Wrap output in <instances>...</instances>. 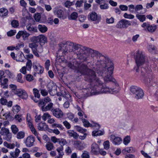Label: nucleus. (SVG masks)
I'll use <instances>...</instances> for the list:
<instances>
[{"mask_svg": "<svg viewBox=\"0 0 158 158\" xmlns=\"http://www.w3.org/2000/svg\"><path fill=\"white\" fill-rule=\"evenodd\" d=\"M68 66L77 72H80L82 74L85 75V80L90 83L89 88H87L86 89L88 90V94H90L91 95H92L103 93L115 94L118 93L119 91V87L118 84L116 83L115 80L112 78V75L113 73L110 75V79L108 81H105L104 79L105 76L107 77H109L110 75L107 70L104 72L106 73V74H104L103 76H99L103 77L105 81L113 82L116 87L115 88L109 89L107 87L102 85V82L97 77L95 72L94 70L88 68L86 65L83 64H79L74 60L72 63H68Z\"/></svg>", "mask_w": 158, "mask_h": 158, "instance_id": "obj_1", "label": "nucleus"}, {"mask_svg": "<svg viewBox=\"0 0 158 158\" xmlns=\"http://www.w3.org/2000/svg\"><path fill=\"white\" fill-rule=\"evenodd\" d=\"M81 48L83 50V52L81 54V58H79L81 59H83L85 61L87 60V58L83 56V55L85 53V51L89 53L91 55V57L94 59V57L95 56L98 59L97 61L99 63L97 64L98 65L99 64H102L103 63H105L106 65L104 67L101 68L99 69H96V71L97 74L98 76H103L104 74H106V73H104L106 70H107L108 72L109 73V75L108 77L105 76L104 79L105 81H108L111 78V74L113 73L114 70V64L111 60H110L109 58L102 55L99 52L96 50H94L90 48L84 47L81 45ZM81 56V55H80Z\"/></svg>", "mask_w": 158, "mask_h": 158, "instance_id": "obj_2", "label": "nucleus"}, {"mask_svg": "<svg viewBox=\"0 0 158 158\" xmlns=\"http://www.w3.org/2000/svg\"><path fill=\"white\" fill-rule=\"evenodd\" d=\"M81 45L78 44H75L73 42H67L64 44H61L60 49L57 52V56H63L68 53V52H73L77 55L78 58H81V53L83 50L81 48Z\"/></svg>", "mask_w": 158, "mask_h": 158, "instance_id": "obj_3", "label": "nucleus"}, {"mask_svg": "<svg viewBox=\"0 0 158 158\" xmlns=\"http://www.w3.org/2000/svg\"><path fill=\"white\" fill-rule=\"evenodd\" d=\"M30 40L31 42V44L34 43L38 44V43H39L41 46L43 45L47 42V38L43 34H40L37 36H33L30 38Z\"/></svg>", "mask_w": 158, "mask_h": 158, "instance_id": "obj_4", "label": "nucleus"}, {"mask_svg": "<svg viewBox=\"0 0 158 158\" xmlns=\"http://www.w3.org/2000/svg\"><path fill=\"white\" fill-rule=\"evenodd\" d=\"M135 59L137 67L142 66L145 62V56L141 51H139L137 52Z\"/></svg>", "mask_w": 158, "mask_h": 158, "instance_id": "obj_5", "label": "nucleus"}, {"mask_svg": "<svg viewBox=\"0 0 158 158\" xmlns=\"http://www.w3.org/2000/svg\"><path fill=\"white\" fill-rule=\"evenodd\" d=\"M131 25V22L130 21L123 19L118 22L116 27L118 28H126Z\"/></svg>", "mask_w": 158, "mask_h": 158, "instance_id": "obj_6", "label": "nucleus"}, {"mask_svg": "<svg viewBox=\"0 0 158 158\" xmlns=\"http://www.w3.org/2000/svg\"><path fill=\"white\" fill-rule=\"evenodd\" d=\"M48 90L50 94L54 96L57 93V86L52 83H49L47 85Z\"/></svg>", "mask_w": 158, "mask_h": 158, "instance_id": "obj_7", "label": "nucleus"}, {"mask_svg": "<svg viewBox=\"0 0 158 158\" xmlns=\"http://www.w3.org/2000/svg\"><path fill=\"white\" fill-rule=\"evenodd\" d=\"M35 141V138L32 135H30L24 139V143L27 147H31L33 146Z\"/></svg>", "mask_w": 158, "mask_h": 158, "instance_id": "obj_8", "label": "nucleus"}, {"mask_svg": "<svg viewBox=\"0 0 158 158\" xmlns=\"http://www.w3.org/2000/svg\"><path fill=\"white\" fill-rule=\"evenodd\" d=\"M27 124L32 132L35 135H37V132L32 123V119H31L29 114H27Z\"/></svg>", "mask_w": 158, "mask_h": 158, "instance_id": "obj_9", "label": "nucleus"}, {"mask_svg": "<svg viewBox=\"0 0 158 158\" xmlns=\"http://www.w3.org/2000/svg\"><path fill=\"white\" fill-rule=\"evenodd\" d=\"M33 68L34 71L38 74H42L44 71V67L40 65L37 61L33 63Z\"/></svg>", "mask_w": 158, "mask_h": 158, "instance_id": "obj_10", "label": "nucleus"}, {"mask_svg": "<svg viewBox=\"0 0 158 158\" xmlns=\"http://www.w3.org/2000/svg\"><path fill=\"white\" fill-rule=\"evenodd\" d=\"M51 112L54 116L58 118H62L64 115L62 111L58 108L52 109Z\"/></svg>", "mask_w": 158, "mask_h": 158, "instance_id": "obj_11", "label": "nucleus"}, {"mask_svg": "<svg viewBox=\"0 0 158 158\" xmlns=\"http://www.w3.org/2000/svg\"><path fill=\"white\" fill-rule=\"evenodd\" d=\"M88 18L89 20L96 21L97 23H98L101 20V17L98 16L96 13L94 12H93L89 13Z\"/></svg>", "mask_w": 158, "mask_h": 158, "instance_id": "obj_12", "label": "nucleus"}, {"mask_svg": "<svg viewBox=\"0 0 158 158\" xmlns=\"http://www.w3.org/2000/svg\"><path fill=\"white\" fill-rule=\"evenodd\" d=\"M100 148L98 145L95 143H93L91 146V153L95 155L99 154Z\"/></svg>", "mask_w": 158, "mask_h": 158, "instance_id": "obj_13", "label": "nucleus"}, {"mask_svg": "<svg viewBox=\"0 0 158 158\" xmlns=\"http://www.w3.org/2000/svg\"><path fill=\"white\" fill-rule=\"evenodd\" d=\"M81 120L83 123L84 126L85 127H94L97 126L98 127V129L100 127V125L94 122H92V123L90 124L88 121L84 118H83Z\"/></svg>", "mask_w": 158, "mask_h": 158, "instance_id": "obj_14", "label": "nucleus"}, {"mask_svg": "<svg viewBox=\"0 0 158 158\" xmlns=\"http://www.w3.org/2000/svg\"><path fill=\"white\" fill-rule=\"evenodd\" d=\"M16 94L23 99H26L28 97V95L25 90L23 89H19L16 90Z\"/></svg>", "mask_w": 158, "mask_h": 158, "instance_id": "obj_15", "label": "nucleus"}, {"mask_svg": "<svg viewBox=\"0 0 158 158\" xmlns=\"http://www.w3.org/2000/svg\"><path fill=\"white\" fill-rule=\"evenodd\" d=\"M110 139L113 144L115 145H119L122 142V139L120 137H116L114 135H111Z\"/></svg>", "mask_w": 158, "mask_h": 158, "instance_id": "obj_16", "label": "nucleus"}, {"mask_svg": "<svg viewBox=\"0 0 158 158\" xmlns=\"http://www.w3.org/2000/svg\"><path fill=\"white\" fill-rule=\"evenodd\" d=\"M38 46V44H36L34 43L32 44L29 43L28 45V47L31 48L33 54L36 56L39 57V55L38 53L37 49Z\"/></svg>", "mask_w": 158, "mask_h": 158, "instance_id": "obj_17", "label": "nucleus"}, {"mask_svg": "<svg viewBox=\"0 0 158 158\" xmlns=\"http://www.w3.org/2000/svg\"><path fill=\"white\" fill-rule=\"evenodd\" d=\"M74 145L76 148L80 150L84 149L85 146L84 142L79 140L75 141Z\"/></svg>", "mask_w": 158, "mask_h": 158, "instance_id": "obj_18", "label": "nucleus"}, {"mask_svg": "<svg viewBox=\"0 0 158 158\" xmlns=\"http://www.w3.org/2000/svg\"><path fill=\"white\" fill-rule=\"evenodd\" d=\"M39 106H41V109L43 111H46L49 110H51V111L52 109H54L53 107V104L52 102L47 103L46 105Z\"/></svg>", "mask_w": 158, "mask_h": 158, "instance_id": "obj_19", "label": "nucleus"}, {"mask_svg": "<svg viewBox=\"0 0 158 158\" xmlns=\"http://www.w3.org/2000/svg\"><path fill=\"white\" fill-rule=\"evenodd\" d=\"M51 99L48 97L44 98V99L41 100L39 102V106L46 105L47 103L51 102Z\"/></svg>", "mask_w": 158, "mask_h": 158, "instance_id": "obj_20", "label": "nucleus"}, {"mask_svg": "<svg viewBox=\"0 0 158 158\" xmlns=\"http://www.w3.org/2000/svg\"><path fill=\"white\" fill-rule=\"evenodd\" d=\"M94 127L95 128V129H96L97 130H95L93 131L92 132V135L94 136H100L104 134V131L99 130L100 129V127L98 129V127L97 126Z\"/></svg>", "mask_w": 158, "mask_h": 158, "instance_id": "obj_21", "label": "nucleus"}, {"mask_svg": "<svg viewBox=\"0 0 158 158\" xmlns=\"http://www.w3.org/2000/svg\"><path fill=\"white\" fill-rule=\"evenodd\" d=\"M130 90L131 93L133 95H135L137 92L140 93L141 92V88L139 87L135 86H132L130 88Z\"/></svg>", "mask_w": 158, "mask_h": 158, "instance_id": "obj_22", "label": "nucleus"}, {"mask_svg": "<svg viewBox=\"0 0 158 158\" xmlns=\"http://www.w3.org/2000/svg\"><path fill=\"white\" fill-rule=\"evenodd\" d=\"M64 150L63 146H60L56 149L58 156H56L55 158H62L64 153L63 152Z\"/></svg>", "mask_w": 158, "mask_h": 158, "instance_id": "obj_23", "label": "nucleus"}, {"mask_svg": "<svg viewBox=\"0 0 158 158\" xmlns=\"http://www.w3.org/2000/svg\"><path fill=\"white\" fill-rule=\"evenodd\" d=\"M66 132L69 136L73 137L75 139H77L79 136L78 134L73 130H68Z\"/></svg>", "mask_w": 158, "mask_h": 158, "instance_id": "obj_24", "label": "nucleus"}, {"mask_svg": "<svg viewBox=\"0 0 158 158\" xmlns=\"http://www.w3.org/2000/svg\"><path fill=\"white\" fill-rule=\"evenodd\" d=\"M37 28L39 31L42 33L46 32L48 30L47 27L43 24L38 25Z\"/></svg>", "mask_w": 158, "mask_h": 158, "instance_id": "obj_25", "label": "nucleus"}, {"mask_svg": "<svg viewBox=\"0 0 158 158\" xmlns=\"http://www.w3.org/2000/svg\"><path fill=\"white\" fill-rule=\"evenodd\" d=\"M53 13L55 15H57L59 18L63 17L64 15V12L61 9H59L57 8H55L53 11Z\"/></svg>", "mask_w": 158, "mask_h": 158, "instance_id": "obj_26", "label": "nucleus"}, {"mask_svg": "<svg viewBox=\"0 0 158 158\" xmlns=\"http://www.w3.org/2000/svg\"><path fill=\"white\" fill-rule=\"evenodd\" d=\"M38 128L40 130H46L48 129V126L44 123H40L38 124Z\"/></svg>", "mask_w": 158, "mask_h": 158, "instance_id": "obj_27", "label": "nucleus"}, {"mask_svg": "<svg viewBox=\"0 0 158 158\" xmlns=\"http://www.w3.org/2000/svg\"><path fill=\"white\" fill-rule=\"evenodd\" d=\"M27 29L30 32H37L38 31L37 27H33L31 24H29L26 26Z\"/></svg>", "mask_w": 158, "mask_h": 158, "instance_id": "obj_28", "label": "nucleus"}, {"mask_svg": "<svg viewBox=\"0 0 158 158\" xmlns=\"http://www.w3.org/2000/svg\"><path fill=\"white\" fill-rule=\"evenodd\" d=\"M140 93L137 92L134 95L135 98L137 99L142 98L144 96V93L141 89V92Z\"/></svg>", "mask_w": 158, "mask_h": 158, "instance_id": "obj_29", "label": "nucleus"}, {"mask_svg": "<svg viewBox=\"0 0 158 158\" xmlns=\"http://www.w3.org/2000/svg\"><path fill=\"white\" fill-rule=\"evenodd\" d=\"M8 10L5 8H2L0 9V16L3 17L7 15Z\"/></svg>", "mask_w": 158, "mask_h": 158, "instance_id": "obj_30", "label": "nucleus"}, {"mask_svg": "<svg viewBox=\"0 0 158 158\" xmlns=\"http://www.w3.org/2000/svg\"><path fill=\"white\" fill-rule=\"evenodd\" d=\"M4 145L8 148L10 149H13L14 148L15 146V144L12 143H9L6 142H4L3 143Z\"/></svg>", "mask_w": 158, "mask_h": 158, "instance_id": "obj_31", "label": "nucleus"}, {"mask_svg": "<svg viewBox=\"0 0 158 158\" xmlns=\"http://www.w3.org/2000/svg\"><path fill=\"white\" fill-rule=\"evenodd\" d=\"M32 64L31 61L29 59H28L26 63V68L27 71H30L31 69Z\"/></svg>", "mask_w": 158, "mask_h": 158, "instance_id": "obj_32", "label": "nucleus"}, {"mask_svg": "<svg viewBox=\"0 0 158 158\" xmlns=\"http://www.w3.org/2000/svg\"><path fill=\"white\" fill-rule=\"evenodd\" d=\"M74 128L77 131L82 133H84L85 132L87 131L86 129L83 128L78 126H75Z\"/></svg>", "mask_w": 158, "mask_h": 158, "instance_id": "obj_33", "label": "nucleus"}, {"mask_svg": "<svg viewBox=\"0 0 158 158\" xmlns=\"http://www.w3.org/2000/svg\"><path fill=\"white\" fill-rule=\"evenodd\" d=\"M26 80L28 82H32L34 80V77L32 75L28 74L25 76Z\"/></svg>", "mask_w": 158, "mask_h": 158, "instance_id": "obj_34", "label": "nucleus"}, {"mask_svg": "<svg viewBox=\"0 0 158 158\" xmlns=\"http://www.w3.org/2000/svg\"><path fill=\"white\" fill-rule=\"evenodd\" d=\"M9 132H10L9 130L8 129L4 127H2L0 131V134L3 136Z\"/></svg>", "mask_w": 158, "mask_h": 158, "instance_id": "obj_35", "label": "nucleus"}, {"mask_svg": "<svg viewBox=\"0 0 158 158\" xmlns=\"http://www.w3.org/2000/svg\"><path fill=\"white\" fill-rule=\"evenodd\" d=\"M136 17L141 22H143L146 19V17L145 15H141L139 14H136Z\"/></svg>", "mask_w": 158, "mask_h": 158, "instance_id": "obj_36", "label": "nucleus"}, {"mask_svg": "<svg viewBox=\"0 0 158 158\" xmlns=\"http://www.w3.org/2000/svg\"><path fill=\"white\" fill-rule=\"evenodd\" d=\"M147 29L150 32H154L156 29V27L155 25H150L149 24H148Z\"/></svg>", "mask_w": 158, "mask_h": 158, "instance_id": "obj_37", "label": "nucleus"}, {"mask_svg": "<svg viewBox=\"0 0 158 158\" xmlns=\"http://www.w3.org/2000/svg\"><path fill=\"white\" fill-rule=\"evenodd\" d=\"M16 80L17 81L21 83H23L24 82V81L22 79V75L20 73L17 75L16 77Z\"/></svg>", "mask_w": 158, "mask_h": 158, "instance_id": "obj_38", "label": "nucleus"}, {"mask_svg": "<svg viewBox=\"0 0 158 158\" xmlns=\"http://www.w3.org/2000/svg\"><path fill=\"white\" fill-rule=\"evenodd\" d=\"M46 147L48 151H51L54 148L53 143L50 142L47 143L46 145Z\"/></svg>", "mask_w": 158, "mask_h": 158, "instance_id": "obj_39", "label": "nucleus"}, {"mask_svg": "<svg viewBox=\"0 0 158 158\" xmlns=\"http://www.w3.org/2000/svg\"><path fill=\"white\" fill-rule=\"evenodd\" d=\"M12 138V134L9 132L8 133L3 136V138L7 141H9Z\"/></svg>", "mask_w": 158, "mask_h": 158, "instance_id": "obj_40", "label": "nucleus"}, {"mask_svg": "<svg viewBox=\"0 0 158 158\" xmlns=\"http://www.w3.org/2000/svg\"><path fill=\"white\" fill-rule=\"evenodd\" d=\"M131 139L129 136H127L124 138L123 140V143L125 145H127L130 143Z\"/></svg>", "mask_w": 158, "mask_h": 158, "instance_id": "obj_41", "label": "nucleus"}, {"mask_svg": "<svg viewBox=\"0 0 158 158\" xmlns=\"http://www.w3.org/2000/svg\"><path fill=\"white\" fill-rule=\"evenodd\" d=\"M11 129L12 132L14 134H16L17 132L19 131L18 128L17 127V126L15 125H13L11 126Z\"/></svg>", "mask_w": 158, "mask_h": 158, "instance_id": "obj_42", "label": "nucleus"}, {"mask_svg": "<svg viewBox=\"0 0 158 158\" xmlns=\"http://www.w3.org/2000/svg\"><path fill=\"white\" fill-rule=\"evenodd\" d=\"M25 133L24 132L22 131L19 132L17 135V138L19 139H23Z\"/></svg>", "mask_w": 158, "mask_h": 158, "instance_id": "obj_43", "label": "nucleus"}, {"mask_svg": "<svg viewBox=\"0 0 158 158\" xmlns=\"http://www.w3.org/2000/svg\"><path fill=\"white\" fill-rule=\"evenodd\" d=\"M143 6L142 5L138 4L136 5L135 7V13H138V11L143 9Z\"/></svg>", "mask_w": 158, "mask_h": 158, "instance_id": "obj_44", "label": "nucleus"}, {"mask_svg": "<svg viewBox=\"0 0 158 158\" xmlns=\"http://www.w3.org/2000/svg\"><path fill=\"white\" fill-rule=\"evenodd\" d=\"M23 56H24V54L22 52H21L19 55L18 56L16 57V60L17 61L23 62Z\"/></svg>", "mask_w": 158, "mask_h": 158, "instance_id": "obj_45", "label": "nucleus"}, {"mask_svg": "<svg viewBox=\"0 0 158 158\" xmlns=\"http://www.w3.org/2000/svg\"><path fill=\"white\" fill-rule=\"evenodd\" d=\"M51 116L49 114L48 112H46L43 114L42 117V119L44 121H46L47 119L51 118Z\"/></svg>", "mask_w": 158, "mask_h": 158, "instance_id": "obj_46", "label": "nucleus"}, {"mask_svg": "<svg viewBox=\"0 0 158 158\" xmlns=\"http://www.w3.org/2000/svg\"><path fill=\"white\" fill-rule=\"evenodd\" d=\"M33 91L35 97V98H39L40 97V94H39V91L36 88H34L33 89Z\"/></svg>", "mask_w": 158, "mask_h": 158, "instance_id": "obj_47", "label": "nucleus"}, {"mask_svg": "<svg viewBox=\"0 0 158 158\" xmlns=\"http://www.w3.org/2000/svg\"><path fill=\"white\" fill-rule=\"evenodd\" d=\"M123 17L125 19H132L135 18L134 15L132 14H128L127 13H125L123 15Z\"/></svg>", "mask_w": 158, "mask_h": 158, "instance_id": "obj_48", "label": "nucleus"}, {"mask_svg": "<svg viewBox=\"0 0 158 158\" xmlns=\"http://www.w3.org/2000/svg\"><path fill=\"white\" fill-rule=\"evenodd\" d=\"M13 111L14 113H18L20 110V107L18 105L14 106L13 107Z\"/></svg>", "mask_w": 158, "mask_h": 158, "instance_id": "obj_49", "label": "nucleus"}, {"mask_svg": "<svg viewBox=\"0 0 158 158\" xmlns=\"http://www.w3.org/2000/svg\"><path fill=\"white\" fill-rule=\"evenodd\" d=\"M59 143L60 145V146H63L64 145L67 144L68 143L65 139H59Z\"/></svg>", "mask_w": 158, "mask_h": 158, "instance_id": "obj_50", "label": "nucleus"}, {"mask_svg": "<svg viewBox=\"0 0 158 158\" xmlns=\"http://www.w3.org/2000/svg\"><path fill=\"white\" fill-rule=\"evenodd\" d=\"M82 158H89V152L86 151H84L81 155Z\"/></svg>", "mask_w": 158, "mask_h": 158, "instance_id": "obj_51", "label": "nucleus"}, {"mask_svg": "<svg viewBox=\"0 0 158 158\" xmlns=\"http://www.w3.org/2000/svg\"><path fill=\"white\" fill-rule=\"evenodd\" d=\"M148 49L150 52L153 53V51L156 50V48L154 45H149L148 47Z\"/></svg>", "mask_w": 158, "mask_h": 158, "instance_id": "obj_52", "label": "nucleus"}, {"mask_svg": "<svg viewBox=\"0 0 158 158\" xmlns=\"http://www.w3.org/2000/svg\"><path fill=\"white\" fill-rule=\"evenodd\" d=\"M11 25L13 27L16 28L19 26V23L17 20H14L11 21Z\"/></svg>", "mask_w": 158, "mask_h": 158, "instance_id": "obj_53", "label": "nucleus"}, {"mask_svg": "<svg viewBox=\"0 0 158 158\" xmlns=\"http://www.w3.org/2000/svg\"><path fill=\"white\" fill-rule=\"evenodd\" d=\"M77 13L76 12H73L71 14L70 18L71 19L75 20L77 19Z\"/></svg>", "mask_w": 158, "mask_h": 158, "instance_id": "obj_54", "label": "nucleus"}, {"mask_svg": "<svg viewBox=\"0 0 158 158\" xmlns=\"http://www.w3.org/2000/svg\"><path fill=\"white\" fill-rule=\"evenodd\" d=\"M52 127H58L60 130H62L64 128L63 126L60 124L53 123L52 125Z\"/></svg>", "mask_w": 158, "mask_h": 158, "instance_id": "obj_55", "label": "nucleus"}, {"mask_svg": "<svg viewBox=\"0 0 158 158\" xmlns=\"http://www.w3.org/2000/svg\"><path fill=\"white\" fill-rule=\"evenodd\" d=\"M30 35V34L27 32L26 31H23L22 37L25 40Z\"/></svg>", "mask_w": 158, "mask_h": 158, "instance_id": "obj_56", "label": "nucleus"}, {"mask_svg": "<svg viewBox=\"0 0 158 158\" xmlns=\"http://www.w3.org/2000/svg\"><path fill=\"white\" fill-rule=\"evenodd\" d=\"M129 11L132 13H134L135 12V7L133 4L130 5L128 6Z\"/></svg>", "mask_w": 158, "mask_h": 158, "instance_id": "obj_57", "label": "nucleus"}, {"mask_svg": "<svg viewBox=\"0 0 158 158\" xmlns=\"http://www.w3.org/2000/svg\"><path fill=\"white\" fill-rule=\"evenodd\" d=\"M104 148L106 150L108 149L110 147V142L109 141L107 140L103 143Z\"/></svg>", "mask_w": 158, "mask_h": 158, "instance_id": "obj_58", "label": "nucleus"}, {"mask_svg": "<svg viewBox=\"0 0 158 158\" xmlns=\"http://www.w3.org/2000/svg\"><path fill=\"white\" fill-rule=\"evenodd\" d=\"M100 8L102 10L107 9L109 8L108 4L106 3L101 4L100 6Z\"/></svg>", "mask_w": 158, "mask_h": 158, "instance_id": "obj_59", "label": "nucleus"}, {"mask_svg": "<svg viewBox=\"0 0 158 158\" xmlns=\"http://www.w3.org/2000/svg\"><path fill=\"white\" fill-rule=\"evenodd\" d=\"M119 8L121 10L123 11H127L128 9V7L127 6L123 5H120L119 6Z\"/></svg>", "mask_w": 158, "mask_h": 158, "instance_id": "obj_60", "label": "nucleus"}, {"mask_svg": "<svg viewBox=\"0 0 158 158\" xmlns=\"http://www.w3.org/2000/svg\"><path fill=\"white\" fill-rule=\"evenodd\" d=\"M34 18L36 21L39 22L40 20L41 15L40 14H35L34 16Z\"/></svg>", "mask_w": 158, "mask_h": 158, "instance_id": "obj_61", "label": "nucleus"}, {"mask_svg": "<svg viewBox=\"0 0 158 158\" xmlns=\"http://www.w3.org/2000/svg\"><path fill=\"white\" fill-rule=\"evenodd\" d=\"M3 116L5 117V118L7 120H10L11 118V116L9 113H6L3 115Z\"/></svg>", "mask_w": 158, "mask_h": 158, "instance_id": "obj_62", "label": "nucleus"}, {"mask_svg": "<svg viewBox=\"0 0 158 158\" xmlns=\"http://www.w3.org/2000/svg\"><path fill=\"white\" fill-rule=\"evenodd\" d=\"M64 125L67 129H69L71 127L70 124L67 121H65L63 122Z\"/></svg>", "mask_w": 158, "mask_h": 158, "instance_id": "obj_63", "label": "nucleus"}, {"mask_svg": "<svg viewBox=\"0 0 158 158\" xmlns=\"http://www.w3.org/2000/svg\"><path fill=\"white\" fill-rule=\"evenodd\" d=\"M16 33L15 30H11L7 32V35L8 36H11L14 35Z\"/></svg>", "mask_w": 158, "mask_h": 158, "instance_id": "obj_64", "label": "nucleus"}]
</instances>
